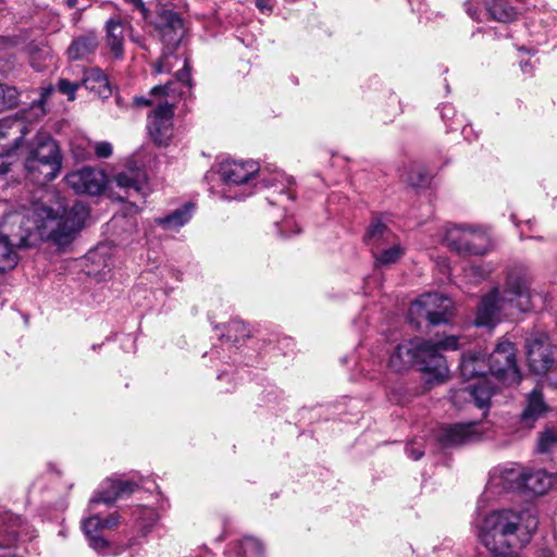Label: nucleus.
Segmentation results:
<instances>
[{"instance_id": "nucleus-1", "label": "nucleus", "mask_w": 557, "mask_h": 557, "mask_svg": "<svg viewBox=\"0 0 557 557\" xmlns=\"http://www.w3.org/2000/svg\"><path fill=\"white\" fill-rule=\"evenodd\" d=\"M536 528L537 520L527 512L498 510L485 517L480 537L492 557H520L510 548L529 543Z\"/></svg>"}, {"instance_id": "nucleus-2", "label": "nucleus", "mask_w": 557, "mask_h": 557, "mask_svg": "<svg viewBox=\"0 0 557 557\" xmlns=\"http://www.w3.org/2000/svg\"><path fill=\"white\" fill-rule=\"evenodd\" d=\"M453 347V336L448 335L436 343L412 339L398 344L389 357V367L397 372L417 366L420 371L442 382L448 373V364L443 350Z\"/></svg>"}, {"instance_id": "nucleus-3", "label": "nucleus", "mask_w": 557, "mask_h": 557, "mask_svg": "<svg viewBox=\"0 0 557 557\" xmlns=\"http://www.w3.org/2000/svg\"><path fill=\"white\" fill-rule=\"evenodd\" d=\"M89 215L88 207L76 201L71 208L60 207L53 210L42 205H34L32 209L33 226L26 232L37 231L40 237H46L58 246H66L74 239Z\"/></svg>"}, {"instance_id": "nucleus-4", "label": "nucleus", "mask_w": 557, "mask_h": 557, "mask_svg": "<svg viewBox=\"0 0 557 557\" xmlns=\"http://www.w3.org/2000/svg\"><path fill=\"white\" fill-rule=\"evenodd\" d=\"M532 307V295L527 278L511 272L502 294L498 288H495L482 299L475 323L493 327L503 317H511L518 312L528 311Z\"/></svg>"}, {"instance_id": "nucleus-5", "label": "nucleus", "mask_w": 557, "mask_h": 557, "mask_svg": "<svg viewBox=\"0 0 557 557\" xmlns=\"http://www.w3.org/2000/svg\"><path fill=\"white\" fill-rule=\"evenodd\" d=\"M453 301L440 293H428L416 299L408 311V318L417 327L425 322L426 326L449 324Z\"/></svg>"}, {"instance_id": "nucleus-6", "label": "nucleus", "mask_w": 557, "mask_h": 557, "mask_svg": "<svg viewBox=\"0 0 557 557\" xmlns=\"http://www.w3.org/2000/svg\"><path fill=\"white\" fill-rule=\"evenodd\" d=\"M159 20L158 30L168 51L164 50L161 58L154 63L156 74L171 71L169 60L172 57L173 49L178 46L184 36V22L178 13L172 10H163Z\"/></svg>"}, {"instance_id": "nucleus-7", "label": "nucleus", "mask_w": 557, "mask_h": 557, "mask_svg": "<svg viewBox=\"0 0 557 557\" xmlns=\"http://www.w3.org/2000/svg\"><path fill=\"white\" fill-rule=\"evenodd\" d=\"M487 371L506 385L519 384L521 375L516 362L513 344L509 341H502L490 355Z\"/></svg>"}, {"instance_id": "nucleus-8", "label": "nucleus", "mask_w": 557, "mask_h": 557, "mask_svg": "<svg viewBox=\"0 0 557 557\" xmlns=\"http://www.w3.org/2000/svg\"><path fill=\"white\" fill-rule=\"evenodd\" d=\"M120 523L117 512H112L102 518L99 513H94L83 521V531L88 539L89 546L101 556L119 555L121 553L117 546H114L101 535L104 529H113Z\"/></svg>"}, {"instance_id": "nucleus-9", "label": "nucleus", "mask_w": 557, "mask_h": 557, "mask_svg": "<svg viewBox=\"0 0 557 557\" xmlns=\"http://www.w3.org/2000/svg\"><path fill=\"white\" fill-rule=\"evenodd\" d=\"M174 104L168 100L159 103L149 114L147 131L158 146H168L173 136Z\"/></svg>"}, {"instance_id": "nucleus-10", "label": "nucleus", "mask_w": 557, "mask_h": 557, "mask_svg": "<svg viewBox=\"0 0 557 557\" xmlns=\"http://www.w3.org/2000/svg\"><path fill=\"white\" fill-rule=\"evenodd\" d=\"M65 182L76 194L97 196L107 186V175L100 169L84 166L69 173L65 176Z\"/></svg>"}, {"instance_id": "nucleus-11", "label": "nucleus", "mask_w": 557, "mask_h": 557, "mask_svg": "<svg viewBox=\"0 0 557 557\" xmlns=\"http://www.w3.org/2000/svg\"><path fill=\"white\" fill-rule=\"evenodd\" d=\"M491 247V236L485 230L455 225V251L468 255H483Z\"/></svg>"}, {"instance_id": "nucleus-12", "label": "nucleus", "mask_w": 557, "mask_h": 557, "mask_svg": "<svg viewBox=\"0 0 557 557\" xmlns=\"http://www.w3.org/2000/svg\"><path fill=\"white\" fill-rule=\"evenodd\" d=\"M117 187L124 190L125 196L146 198L150 193L148 176L145 169L128 164L125 170L115 175Z\"/></svg>"}, {"instance_id": "nucleus-13", "label": "nucleus", "mask_w": 557, "mask_h": 557, "mask_svg": "<svg viewBox=\"0 0 557 557\" xmlns=\"http://www.w3.org/2000/svg\"><path fill=\"white\" fill-rule=\"evenodd\" d=\"M549 410L542 388L536 386L524 396V406L519 416V423L522 429L528 431L535 426V423L542 419Z\"/></svg>"}, {"instance_id": "nucleus-14", "label": "nucleus", "mask_w": 557, "mask_h": 557, "mask_svg": "<svg viewBox=\"0 0 557 557\" xmlns=\"http://www.w3.org/2000/svg\"><path fill=\"white\" fill-rule=\"evenodd\" d=\"M259 172L255 161L226 160L220 164L219 173L227 185H248L250 180Z\"/></svg>"}, {"instance_id": "nucleus-15", "label": "nucleus", "mask_w": 557, "mask_h": 557, "mask_svg": "<svg viewBox=\"0 0 557 557\" xmlns=\"http://www.w3.org/2000/svg\"><path fill=\"white\" fill-rule=\"evenodd\" d=\"M137 487L138 485L133 481L110 479L91 497L89 509L95 510L99 504L113 505L119 498L133 494Z\"/></svg>"}, {"instance_id": "nucleus-16", "label": "nucleus", "mask_w": 557, "mask_h": 557, "mask_svg": "<svg viewBox=\"0 0 557 557\" xmlns=\"http://www.w3.org/2000/svg\"><path fill=\"white\" fill-rule=\"evenodd\" d=\"M524 468L519 465H505L490 473V485L503 491H522Z\"/></svg>"}, {"instance_id": "nucleus-17", "label": "nucleus", "mask_w": 557, "mask_h": 557, "mask_svg": "<svg viewBox=\"0 0 557 557\" xmlns=\"http://www.w3.org/2000/svg\"><path fill=\"white\" fill-rule=\"evenodd\" d=\"M25 160L38 162H58L62 164V154L57 141L48 133H38L33 139Z\"/></svg>"}, {"instance_id": "nucleus-18", "label": "nucleus", "mask_w": 557, "mask_h": 557, "mask_svg": "<svg viewBox=\"0 0 557 557\" xmlns=\"http://www.w3.org/2000/svg\"><path fill=\"white\" fill-rule=\"evenodd\" d=\"M126 32H133L129 21L122 20L120 16H113L106 23L107 45L115 59L124 57V40Z\"/></svg>"}, {"instance_id": "nucleus-19", "label": "nucleus", "mask_w": 557, "mask_h": 557, "mask_svg": "<svg viewBox=\"0 0 557 557\" xmlns=\"http://www.w3.org/2000/svg\"><path fill=\"white\" fill-rule=\"evenodd\" d=\"M190 65L187 58L184 59L183 67L176 72V82H168L164 85H158L151 88L150 94L153 96L171 97L175 94L184 97L186 94H191L193 79L190 74Z\"/></svg>"}, {"instance_id": "nucleus-20", "label": "nucleus", "mask_w": 557, "mask_h": 557, "mask_svg": "<svg viewBox=\"0 0 557 557\" xmlns=\"http://www.w3.org/2000/svg\"><path fill=\"white\" fill-rule=\"evenodd\" d=\"M262 182L267 187H276L271 195L267 197L270 205L284 206V200L293 201L295 199V193L292 189L294 185V178L287 176L281 171H275L271 178H262Z\"/></svg>"}, {"instance_id": "nucleus-21", "label": "nucleus", "mask_w": 557, "mask_h": 557, "mask_svg": "<svg viewBox=\"0 0 557 557\" xmlns=\"http://www.w3.org/2000/svg\"><path fill=\"white\" fill-rule=\"evenodd\" d=\"M24 168L29 181L36 185H46L60 174L62 164L58 162L25 160Z\"/></svg>"}, {"instance_id": "nucleus-22", "label": "nucleus", "mask_w": 557, "mask_h": 557, "mask_svg": "<svg viewBox=\"0 0 557 557\" xmlns=\"http://www.w3.org/2000/svg\"><path fill=\"white\" fill-rule=\"evenodd\" d=\"M527 358L530 370L535 374H544L553 366L548 347L537 341L528 345Z\"/></svg>"}, {"instance_id": "nucleus-23", "label": "nucleus", "mask_w": 557, "mask_h": 557, "mask_svg": "<svg viewBox=\"0 0 557 557\" xmlns=\"http://www.w3.org/2000/svg\"><path fill=\"white\" fill-rule=\"evenodd\" d=\"M396 239L395 234L379 219H374L368 226L364 235V243L371 252L388 246Z\"/></svg>"}, {"instance_id": "nucleus-24", "label": "nucleus", "mask_w": 557, "mask_h": 557, "mask_svg": "<svg viewBox=\"0 0 557 557\" xmlns=\"http://www.w3.org/2000/svg\"><path fill=\"white\" fill-rule=\"evenodd\" d=\"M135 515V525L139 535L133 536L128 540V547L140 545L143 542L141 540L147 537L159 519L158 512L149 507L137 508Z\"/></svg>"}, {"instance_id": "nucleus-25", "label": "nucleus", "mask_w": 557, "mask_h": 557, "mask_svg": "<svg viewBox=\"0 0 557 557\" xmlns=\"http://www.w3.org/2000/svg\"><path fill=\"white\" fill-rule=\"evenodd\" d=\"M459 370L460 375L465 380L484 376L487 372V364L484 355L476 351H469L462 355Z\"/></svg>"}, {"instance_id": "nucleus-26", "label": "nucleus", "mask_w": 557, "mask_h": 557, "mask_svg": "<svg viewBox=\"0 0 557 557\" xmlns=\"http://www.w3.org/2000/svg\"><path fill=\"white\" fill-rule=\"evenodd\" d=\"M83 85L87 90L102 99L109 98L112 94L107 75L97 67L85 72Z\"/></svg>"}, {"instance_id": "nucleus-27", "label": "nucleus", "mask_w": 557, "mask_h": 557, "mask_svg": "<svg viewBox=\"0 0 557 557\" xmlns=\"http://www.w3.org/2000/svg\"><path fill=\"white\" fill-rule=\"evenodd\" d=\"M552 486L550 475L542 470H527L524 469L522 491H529L536 495H542L547 492Z\"/></svg>"}, {"instance_id": "nucleus-28", "label": "nucleus", "mask_w": 557, "mask_h": 557, "mask_svg": "<svg viewBox=\"0 0 557 557\" xmlns=\"http://www.w3.org/2000/svg\"><path fill=\"white\" fill-rule=\"evenodd\" d=\"M194 209L195 205L193 202H186L184 206L174 210L172 213L157 219L156 223L166 231L177 230L191 219Z\"/></svg>"}, {"instance_id": "nucleus-29", "label": "nucleus", "mask_w": 557, "mask_h": 557, "mask_svg": "<svg viewBox=\"0 0 557 557\" xmlns=\"http://www.w3.org/2000/svg\"><path fill=\"white\" fill-rule=\"evenodd\" d=\"M98 47L95 36L86 35L75 38L67 48L70 60H84L94 54Z\"/></svg>"}, {"instance_id": "nucleus-30", "label": "nucleus", "mask_w": 557, "mask_h": 557, "mask_svg": "<svg viewBox=\"0 0 557 557\" xmlns=\"http://www.w3.org/2000/svg\"><path fill=\"white\" fill-rule=\"evenodd\" d=\"M484 433L478 422L455 423V447L478 442Z\"/></svg>"}, {"instance_id": "nucleus-31", "label": "nucleus", "mask_w": 557, "mask_h": 557, "mask_svg": "<svg viewBox=\"0 0 557 557\" xmlns=\"http://www.w3.org/2000/svg\"><path fill=\"white\" fill-rule=\"evenodd\" d=\"M483 4L491 18L497 22L507 23L516 16L515 9L506 0H484Z\"/></svg>"}, {"instance_id": "nucleus-32", "label": "nucleus", "mask_w": 557, "mask_h": 557, "mask_svg": "<svg viewBox=\"0 0 557 557\" xmlns=\"http://www.w3.org/2000/svg\"><path fill=\"white\" fill-rule=\"evenodd\" d=\"M375 260V265L387 267L396 263L404 255V248L397 242V239L389 243L388 246H384L381 249L372 251Z\"/></svg>"}, {"instance_id": "nucleus-33", "label": "nucleus", "mask_w": 557, "mask_h": 557, "mask_svg": "<svg viewBox=\"0 0 557 557\" xmlns=\"http://www.w3.org/2000/svg\"><path fill=\"white\" fill-rule=\"evenodd\" d=\"M467 389L478 408H488L494 389L485 377L480 379L479 382L473 385H469Z\"/></svg>"}, {"instance_id": "nucleus-34", "label": "nucleus", "mask_w": 557, "mask_h": 557, "mask_svg": "<svg viewBox=\"0 0 557 557\" xmlns=\"http://www.w3.org/2000/svg\"><path fill=\"white\" fill-rule=\"evenodd\" d=\"M18 256L7 236H0V274L15 268Z\"/></svg>"}, {"instance_id": "nucleus-35", "label": "nucleus", "mask_w": 557, "mask_h": 557, "mask_svg": "<svg viewBox=\"0 0 557 557\" xmlns=\"http://www.w3.org/2000/svg\"><path fill=\"white\" fill-rule=\"evenodd\" d=\"M236 554L238 557H263L264 547L258 539L245 536L238 542Z\"/></svg>"}, {"instance_id": "nucleus-36", "label": "nucleus", "mask_w": 557, "mask_h": 557, "mask_svg": "<svg viewBox=\"0 0 557 557\" xmlns=\"http://www.w3.org/2000/svg\"><path fill=\"white\" fill-rule=\"evenodd\" d=\"M250 336V331L244 322L239 320H232L227 324V334L222 335V338H226L227 342L239 343L240 341Z\"/></svg>"}, {"instance_id": "nucleus-37", "label": "nucleus", "mask_w": 557, "mask_h": 557, "mask_svg": "<svg viewBox=\"0 0 557 557\" xmlns=\"http://www.w3.org/2000/svg\"><path fill=\"white\" fill-rule=\"evenodd\" d=\"M557 448V429H546L537 440V450L542 454L552 453Z\"/></svg>"}, {"instance_id": "nucleus-38", "label": "nucleus", "mask_w": 557, "mask_h": 557, "mask_svg": "<svg viewBox=\"0 0 557 557\" xmlns=\"http://www.w3.org/2000/svg\"><path fill=\"white\" fill-rule=\"evenodd\" d=\"M18 103V91L15 87L0 84V111L12 109Z\"/></svg>"}, {"instance_id": "nucleus-39", "label": "nucleus", "mask_w": 557, "mask_h": 557, "mask_svg": "<svg viewBox=\"0 0 557 557\" xmlns=\"http://www.w3.org/2000/svg\"><path fill=\"white\" fill-rule=\"evenodd\" d=\"M433 437L441 449L449 448L453 445V426H440L433 432Z\"/></svg>"}, {"instance_id": "nucleus-40", "label": "nucleus", "mask_w": 557, "mask_h": 557, "mask_svg": "<svg viewBox=\"0 0 557 557\" xmlns=\"http://www.w3.org/2000/svg\"><path fill=\"white\" fill-rule=\"evenodd\" d=\"M428 174L421 168L413 169L408 175L407 182L412 187H420L428 183Z\"/></svg>"}, {"instance_id": "nucleus-41", "label": "nucleus", "mask_w": 557, "mask_h": 557, "mask_svg": "<svg viewBox=\"0 0 557 557\" xmlns=\"http://www.w3.org/2000/svg\"><path fill=\"white\" fill-rule=\"evenodd\" d=\"M406 454L413 460H419L424 455L422 441L413 440L406 445Z\"/></svg>"}, {"instance_id": "nucleus-42", "label": "nucleus", "mask_w": 557, "mask_h": 557, "mask_svg": "<svg viewBox=\"0 0 557 557\" xmlns=\"http://www.w3.org/2000/svg\"><path fill=\"white\" fill-rule=\"evenodd\" d=\"M78 86L79 85L77 83H72V82H70L69 79H65V78H61L58 82V89H59V91L61 94H63V95H66L69 100H74L75 91L77 90Z\"/></svg>"}, {"instance_id": "nucleus-43", "label": "nucleus", "mask_w": 557, "mask_h": 557, "mask_svg": "<svg viewBox=\"0 0 557 557\" xmlns=\"http://www.w3.org/2000/svg\"><path fill=\"white\" fill-rule=\"evenodd\" d=\"M484 0H469L465 3L466 11L468 15L474 21H482L481 15L482 11L479 5L483 3Z\"/></svg>"}, {"instance_id": "nucleus-44", "label": "nucleus", "mask_w": 557, "mask_h": 557, "mask_svg": "<svg viewBox=\"0 0 557 557\" xmlns=\"http://www.w3.org/2000/svg\"><path fill=\"white\" fill-rule=\"evenodd\" d=\"M113 148L109 141H100L95 145V153L98 158L107 159L112 156Z\"/></svg>"}, {"instance_id": "nucleus-45", "label": "nucleus", "mask_w": 557, "mask_h": 557, "mask_svg": "<svg viewBox=\"0 0 557 557\" xmlns=\"http://www.w3.org/2000/svg\"><path fill=\"white\" fill-rule=\"evenodd\" d=\"M12 158L11 154H0V176L7 175L11 171Z\"/></svg>"}, {"instance_id": "nucleus-46", "label": "nucleus", "mask_w": 557, "mask_h": 557, "mask_svg": "<svg viewBox=\"0 0 557 557\" xmlns=\"http://www.w3.org/2000/svg\"><path fill=\"white\" fill-rule=\"evenodd\" d=\"M14 126H18L15 121L1 120L0 121V138L5 137L8 134V129L13 128Z\"/></svg>"}, {"instance_id": "nucleus-47", "label": "nucleus", "mask_w": 557, "mask_h": 557, "mask_svg": "<svg viewBox=\"0 0 557 557\" xmlns=\"http://www.w3.org/2000/svg\"><path fill=\"white\" fill-rule=\"evenodd\" d=\"M274 0H256L257 8L262 12H272Z\"/></svg>"}, {"instance_id": "nucleus-48", "label": "nucleus", "mask_w": 557, "mask_h": 557, "mask_svg": "<svg viewBox=\"0 0 557 557\" xmlns=\"http://www.w3.org/2000/svg\"><path fill=\"white\" fill-rule=\"evenodd\" d=\"M451 111V107L449 103H446V104H443L440 109V113H441V117L443 120V122L446 124V127H447V133L449 132V120H450V116L448 115V113Z\"/></svg>"}, {"instance_id": "nucleus-49", "label": "nucleus", "mask_w": 557, "mask_h": 557, "mask_svg": "<svg viewBox=\"0 0 557 557\" xmlns=\"http://www.w3.org/2000/svg\"><path fill=\"white\" fill-rule=\"evenodd\" d=\"M128 3L133 4L136 10H138L143 17L146 20L148 16L149 10L146 8L143 0H126Z\"/></svg>"}, {"instance_id": "nucleus-50", "label": "nucleus", "mask_w": 557, "mask_h": 557, "mask_svg": "<svg viewBox=\"0 0 557 557\" xmlns=\"http://www.w3.org/2000/svg\"><path fill=\"white\" fill-rule=\"evenodd\" d=\"M133 102L136 107H149L151 106V100L146 97H134Z\"/></svg>"}, {"instance_id": "nucleus-51", "label": "nucleus", "mask_w": 557, "mask_h": 557, "mask_svg": "<svg viewBox=\"0 0 557 557\" xmlns=\"http://www.w3.org/2000/svg\"><path fill=\"white\" fill-rule=\"evenodd\" d=\"M129 39H131L133 42L137 44L141 49H144V50H147V49H148V48H147V46L145 45V39H144V38H141V37H136V36H134V35H133V32H131V34H129Z\"/></svg>"}, {"instance_id": "nucleus-52", "label": "nucleus", "mask_w": 557, "mask_h": 557, "mask_svg": "<svg viewBox=\"0 0 557 557\" xmlns=\"http://www.w3.org/2000/svg\"><path fill=\"white\" fill-rule=\"evenodd\" d=\"M129 39H131L133 42L137 44L141 49H144V50H147V49H148V48H147V46L145 45V39H144V38H141V37H136V36H134V35H133V32H131V34H129Z\"/></svg>"}, {"instance_id": "nucleus-53", "label": "nucleus", "mask_w": 557, "mask_h": 557, "mask_svg": "<svg viewBox=\"0 0 557 557\" xmlns=\"http://www.w3.org/2000/svg\"><path fill=\"white\" fill-rule=\"evenodd\" d=\"M16 542V535L10 536L5 542H0V548L12 546Z\"/></svg>"}, {"instance_id": "nucleus-54", "label": "nucleus", "mask_w": 557, "mask_h": 557, "mask_svg": "<svg viewBox=\"0 0 557 557\" xmlns=\"http://www.w3.org/2000/svg\"><path fill=\"white\" fill-rule=\"evenodd\" d=\"M52 91V87L45 88L40 95V102H44L46 100V97H48Z\"/></svg>"}, {"instance_id": "nucleus-55", "label": "nucleus", "mask_w": 557, "mask_h": 557, "mask_svg": "<svg viewBox=\"0 0 557 557\" xmlns=\"http://www.w3.org/2000/svg\"><path fill=\"white\" fill-rule=\"evenodd\" d=\"M290 224H293V221H292L290 219H286V220L283 222L282 226L280 227V232H281V233H285V230H284V228H285V227H287V226H289Z\"/></svg>"}, {"instance_id": "nucleus-56", "label": "nucleus", "mask_w": 557, "mask_h": 557, "mask_svg": "<svg viewBox=\"0 0 557 557\" xmlns=\"http://www.w3.org/2000/svg\"><path fill=\"white\" fill-rule=\"evenodd\" d=\"M521 69L523 72L528 73V72H530L531 65L529 62H525V63L521 64Z\"/></svg>"}, {"instance_id": "nucleus-57", "label": "nucleus", "mask_w": 557, "mask_h": 557, "mask_svg": "<svg viewBox=\"0 0 557 557\" xmlns=\"http://www.w3.org/2000/svg\"><path fill=\"white\" fill-rule=\"evenodd\" d=\"M541 557H553V555L549 552H543Z\"/></svg>"}, {"instance_id": "nucleus-58", "label": "nucleus", "mask_w": 557, "mask_h": 557, "mask_svg": "<svg viewBox=\"0 0 557 557\" xmlns=\"http://www.w3.org/2000/svg\"><path fill=\"white\" fill-rule=\"evenodd\" d=\"M445 88H446V91L449 92V85L447 83V79L445 78Z\"/></svg>"}, {"instance_id": "nucleus-59", "label": "nucleus", "mask_w": 557, "mask_h": 557, "mask_svg": "<svg viewBox=\"0 0 557 557\" xmlns=\"http://www.w3.org/2000/svg\"><path fill=\"white\" fill-rule=\"evenodd\" d=\"M429 557H438L437 554L435 552H433L432 555H430Z\"/></svg>"}, {"instance_id": "nucleus-60", "label": "nucleus", "mask_w": 557, "mask_h": 557, "mask_svg": "<svg viewBox=\"0 0 557 557\" xmlns=\"http://www.w3.org/2000/svg\"><path fill=\"white\" fill-rule=\"evenodd\" d=\"M454 349L456 350L457 349V338L455 337V346H454Z\"/></svg>"}]
</instances>
